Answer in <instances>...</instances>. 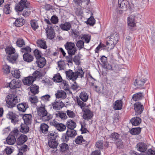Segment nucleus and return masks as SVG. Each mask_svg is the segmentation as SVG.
I'll use <instances>...</instances> for the list:
<instances>
[{
    "label": "nucleus",
    "instance_id": "1",
    "mask_svg": "<svg viewBox=\"0 0 155 155\" xmlns=\"http://www.w3.org/2000/svg\"><path fill=\"white\" fill-rule=\"evenodd\" d=\"M65 73L68 79L74 81L79 77L81 78L83 77L84 72L82 69L81 68L75 72H73L71 70H69L68 71H65Z\"/></svg>",
    "mask_w": 155,
    "mask_h": 155
},
{
    "label": "nucleus",
    "instance_id": "2",
    "mask_svg": "<svg viewBox=\"0 0 155 155\" xmlns=\"http://www.w3.org/2000/svg\"><path fill=\"white\" fill-rule=\"evenodd\" d=\"M19 97L15 94H10L8 95L5 99L7 106L12 108L15 106L16 104L20 101Z\"/></svg>",
    "mask_w": 155,
    "mask_h": 155
},
{
    "label": "nucleus",
    "instance_id": "3",
    "mask_svg": "<svg viewBox=\"0 0 155 155\" xmlns=\"http://www.w3.org/2000/svg\"><path fill=\"white\" fill-rule=\"evenodd\" d=\"M45 104L41 105L37 108L38 115L42 117V119L45 121H48L52 118V116L48 114Z\"/></svg>",
    "mask_w": 155,
    "mask_h": 155
},
{
    "label": "nucleus",
    "instance_id": "4",
    "mask_svg": "<svg viewBox=\"0 0 155 155\" xmlns=\"http://www.w3.org/2000/svg\"><path fill=\"white\" fill-rule=\"evenodd\" d=\"M6 53L8 54L7 57V59L10 62H12L13 61H15L17 58L18 55L15 53V48L12 47H7L5 49Z\"/></svg>",
    "mask_w": 155,
    "mask_h": 155
},
{
    "label": "nucleus",
    "instance_id": "5",
    "mask_svg": "<svg viewBox=\"0 0 155 155\" xmlns=\"http://www.w3.org/2000/svg\"><path fill=\"white\" fill-rule=\"evenodd\" d=\"M64 46L69 54L74 55L77 51L74 43L67 42L65 44Z\"/></svg>",
    "mask_w": 155,
    "mask_h": 155
},
{
    "label": "nucleus",
    "instance_id": "6",
    "mask_svg": "<svg viewBox=\"0 0 155 155\" xmlns=\"http://www.w3.org/2000/svg\"><path fill=\"white\" fill-rule=\"evenodd\" d=\"M118 7L124 11L130 8V2L127 0H118Z\"/></svg>",
    "mask_w": 155,
    "mask_h": 155
},
{
    "label": "nucleus",
    "instance_id": "7",
    "mask_svg": "<svg viewBox=\"0 0 155 155\" xmlns=\"http://www.w3.org/2000/svg\"><path fill=\"white\" fill-rule=\"evenodd\" d=\"M58 143L56 140L55 139L53 138L50 139L48 142V145L49 147L51 148L54 149L53 150L54 153H57L58 151L56 148L58 145Z\"/></svg>",
    "mask_w": 155,
    "mask_h": 155
},
{
    "label": "nucleus",
    "instance_id": "8",
    "mask_svg": "<svg viewBox=\"0 0 155 155\" xmlns=\"http://www.w3.org/2000/svg\"><path fill=\"white\" fill-rule=\"evenodd\" d=\"M147 145L145 143L143 142L138 143L136 145V148L137 151L144 153L147 149Z\"/></svg>",
    "mask_w": 155,
    "mask_h": 155
},
{
    "label": "nucleus",
    "instance_id": "9",
    "mask_svg": "<svg viewBox=\"0 0 155 155\" xmlns=\"http://www.w3.org/2000/svg\"><path fill=\"white\" fill-rule=\"evenodd\" d=\"M53 109L55 110H60L64 106V104L61 101H56L51 104Z\"/></svg>",
    "mask_w": 155,
    "mask_h": 155
},
{
    "label": "nucleus",
    "instance_id": "10",
    "mask_svg": "<svg viewBox=\"0 0 155 155\" xmlns=\"http://www.w3.org/2000/svg\"><path fill=\"white\" fill-rule=\"evenodd\" d=\"M93 116V112L88 109H85L84 110V113L83 116V118L88 120L91 119Z\"/></svg>",
    "mask_w": 155,
    "mask_h": 155
},
{
    "label": "nucleus",
    "instance_id": "11",
    "mask_svg": "<svg viewBox=\"0 0 155 155\" xmlns=\"http://www.w3.org/2000/svg\"><path fill=\"white\" fill-rule=\"evenodd\" d=\"M48 38L50 39L53 38L55 36L54 30L51 27H47L46 29Z\"/></svg>",
    "mask_w": 155,
    "mask_h": 155
},
{
    "label": "nucleus",
    "instance_id": "12",
    "mask_svg": "<svg viewBox=\"0 0 155 155\" xmlns=\"http://www.w3.org/2000/svg\"><path fill=\"white\" fill-rule=\"evenodd\" d=\"M134 110L137 114H141L143 109V106L139 102L135 103L134 105Z\"/></svg>",
    "mask_w": 155,
    "mask_h": 155
},
{
    "label": "nucleus",
    "instance_id": "13",
    "mask_svg": "<svg viewBox=\"0 0 155 155\" xmlns=\"http://www.w3.org/2000/svg\"><path fill=\"white\" fill-rule=\"evenodd\" d=\"M7 117L8 118L11 119V122L14 124H15L18 121L16 115L12 112H9L7 114Z\"/></svg>",
    "mask_w": 155,
    "mask_h": 155
},
{
    "label": "nucleus",
    "instance_id": "14",
    "mask_svg": "<svg viewBox=\"0 0 155 155\" xmlns=\"http://www.w3.org/2000/svg\"><path fill=\"white\" fill-rule=\"evenodd\" d=\"M34 81V77L31 76H28L22 80L23 84L28 86L31 85Z\"/></svg>",
    "mask_w": 155,
    "mask_h": 155
},
{
    "label": "nucleus",
    "instance_id": "15",
    "mask_svg": "<svg viewBox=\"0 0 155 155\" xmlns=\"http://www.w3.org/2000/svg\"><path fill=\"white\" fill-rule=\"evenodd\" d=\"M20 86V83L15 79L12 80L9 84V87L12 89L19 88Z\"/></svg>",
    "mask_w": 155,
    "mask_h": 155
},
{
    "label": "nucleus",
    "instance_id": "16",
    "mask_svg": "<svg viewBox=\"0 0 155 155\" xmlns=\"http://www.w3.org/2000/svg\"><path fill=\"white\" fill-rule=\"evenodd\" d=\"M27 137L25 135L21 134L18 137L16 141L17 145H20L24 143L27 140Z\"/></svg>",
    "mask_w": 155,
    "mask_h": 155
},
{
    "label": "nucleus",
    "instance_id": "17",
    "mask_svg": "<svg viewBox=\"0 0 155 155\" xmlns=\"http://www.w3.org/2000/svg\"><path fill=\"white\" fill-rule=\"evenodd\" d=\"M59 26L62 30L68 31L71 28V24L70 22H66L64 23L61 24L59 25Z\"/></svg>",
    "mask_w": 155,
    "mask_h": 155
},
{
    "label": "nucleus",
    "instance_id": "18",
    "mask_svg": "<svg viewBox=\"0 0 155 155\" xmlns=\"http://www.w3.org/2000/svg\"><path fill=\"white\" fill-rule=\"evenodd\" d=\"M28 107V104L26 103H22L18 104L17 108L20 111L24 112Z\"/></svg>",
    "mask_w": 155,
    "mask_h": 155
},
{
    "label": "nucleus",
    "instance_id": "19",
    "mask_svg": "<svg viewBox=\"0 0 155 155\" xmlns=\"http://www.w3.org/2000/svg\"><path fill=\"white\" fill-rule=\"evenodd\" d=\"M122 101L120 100L116 101L114 104V110L121 109L122 107Z\"/></svg>",
    "mask_w": 155,
    "mask_h": 155
},
{
    "label": "nucleus",
    "instance_id": "20",
    "mask_svg": "<svg viewBox=\"0 0 155 155\" xmlns=\"http://www.w3.org/2000/svg\"><path fill=\"white\" fill-rule=\"evenodd\" d=\"M23 58L24 60L28 62L32 61L34 59L33 56L28 53H25L23 55Z\"/></svg>",
    "mask_w": 155,
    "mask_h": 155
},
{
    "label": "nucleus",
    "instance_id": "21",
    "mask_svg": "<svg viewBox=\"0 0 155 155\" xmlns=\"http://www.w3.org/2000/svg\"><path fill=\"white\" fill-rule=\"evenodd\" d=\"M32 116L30 114H25L23 117L25 124H29L31 122Z\"/></svg>",
    "mask_w": 155,
    "mask_h": 155
},
{
    "label": "nucleus",
    "instance_id": "22",
    "mask_svg": "<svg viewBox=\"0 0 155 155\" xmlns=\"http://www.w3.org/2000/svg\"><path fill=\"white\" fill-rule=\"evenodd\" d=\"M118 40V35L117 33H114L110 36V40L108 41L116 44Z\"/></svg>",
    "mask_w": 155,
    "mask_h": 155
},
{
    "label": "nucleus",
    "instance_id": "23",
    "mask_svg": "<svg viewBox=\"0 0 155 155\" xmlns=\"http://www.w3.org/2000/svg\"><path fill=\"white\" fill-rule=\"evenodd\" d=\"M36 62L38 67L40 68H43L46 64V60L43 57L37 59Z\"/></svg>",
    "mask_w": 155,
    "mask_h": 155
},
{
    "label": "nucleus",
    "instance_id": "24",
    "mask_svg": "<svg viewBox=\"0 0 155 155\" xmlns=\"http://www.w3.org/2000/svg\"><path fill=\"white\" fill-rule=\"evenodd\" d=\"M37 43L38 47L44 49H46L47 48L46 41L42 39L38 40L37 41Z\"/></svg>",
    "mask_w": 155,
    "mask_h": 155
},
{
    "label": "nucleus",
    "instance_id": "25",
    "mask_svg": "<svg viewBox=\"0 0 155 155\" xmlns=\"http://www.w3.org/2000/svg\"><path fill=\"white\" fill-rule=\"evenodd\" d=\"M25 21L22 18L17 19L15 22L13 23L16 26L20 27L23 25L25 23Z\"/></svg>",
    "mask_w": 155,
    "mask_h": 155
},
{
    "label": "nucleus",
    "instance_id": "26",
    "mask_svg": "<svg viewBox=\"0 0 155 155\" xmlns=\"http://www.w3.org/2000/svg\"><path fill=\"white\" fill-rule=\"evenodd\" d=\"M127 23L129 26L131 27L135 26L136 22L134 18L131 16L129 17L127 19Z\"/></svg>",
    "mask_w": 155,
    "mask_h": 155
},
{
    "label": "nucleus",
    "instance_id": "27",
    "mask_svg": "<svg viewBox=\"0 0 155 155\" xmlns=\"http://www.w3.org/2000/svg\"><path fill=\"white\" fill-rule=\"evenodd\" d=\"M67 127L70 129L73 130L76 127V123L71 120L67 121L66 123Z\"/></svg>",
    "mask_w": 155,
    "mask_h": 155
},
{
    "label": "nucleus",
    "instance_id": "28",
    "mask_svg": "<svg viewBox=\"0 0 155 155\" xmlns=\"http://www.w3.org/2000/svg\"><path fill=\"white\" fill-rule=\"evenodd\" d=\"M133 125L137 126L139 125L141 122V119L138 117H134L130 120Z\"/></svg>",
    "mask_w": 155,
    "mask_h": 155
},
{
    "label": "nucleus",
    "instance_id": "29",
    "mask_svg": "<svg viewBox=\"0 0 155 155\" xmlns=\"http://www.w3.org/2000/svg\"><path fill=\"white\" fill-rule=\"evenodd\" d=\"M6 141L8 144L12 145L15 143L16 138L14 136L9 135L6 139Z\"/></svg>",
    "mask_w": 155,
    "mask_h": 155
},
{
    "label": "nucleus",
    "instance_id": "30",
    "mask_svg": "<svg viewBox=\"0 0 155 155\" xmlns=\"http://www.w3.org/2000/svg\"><path fill=\"white\" fill-rule=\"evenodd\" d=\"M55 96L57 98H60L61 99L65 98L66 96V93L63 91H59L55 94Z\"/></svg>",
    "mask_w": 155,
    "mask_h": 155
},
{
    "label": "nucleus",
    "instance_id": "31",
    "mask_svg": "<svg viewBox=\"0 0 155 155\" xmlns=\"http://www.w3.org/2000/svg\"><path fill=\"white\" fill-rule=\"evenodd\" d=\"M54 81L55 82L60 83L62 81V79L59 73H57L54 74L53 78Z\"/></svg>",
    "mask_w": 155,
    "mask_h": 155
},
{
    "label": "nucleus",
    "instance_id": "32",
    "mask_svg": "<svg viewBox=\"0 0 155 155\" xmlns=\"http://www.w3.org/2000/svg\"><path fill=\"white\" fill-rule=\"evenodd\" d=\"M55 114L56 117H59L62 119H66L67 118L66 114L63 112L62 111L58 112Z\"/></svg>",
    "mask_w": 155,
    "mask_h": 155
},
{
    "label": "nucleus",
    "instance_id": "33",
    "mask_svg": "<svg viewBox=\"0 0 155 155\" xmlns=\"http://www.w3.org/2000/svg\"><path fill=\"white\" fill-rule=\"evenodd\" d=\"M59 150L61 152H64L67 150L69 148L68 145L65 143L61 144L59 145Z\"/></svg>",
    "mask_w": 155,
    "mask_h": 155
},
{
    "label": "nucleus",
    "instance_id": "34",
    "mask_svg": "<svg viewBox=\"0 0 155 155\" xmlns=\"http://www.w3.org/2000/svg\"><path fill=\"white\" fill-rule=\"evenodd\" d=\"M39 87L35 84L32 85L30 87V90L32 93L36 94L38 93Z\"/></svg>",
    "mask_w": 155,
    "mask_h": 155
},
{
    "label": "nucleus",
    "instance_id": "35",
    "mask_svg": "<svg viewBox=\"0 0 155 155\" xmlns=\"http://www.w3.org/2000/svg\"><path fill=\"white\" fill-rule=\"evenodd\" d=\"M146 79H143L142 80H135L134 82V84L137 87H139L143 85L146 81Z\"/></svg>",
    "mask_w": 155,
    "mask_h": 155
},
{
    "label": "nucleus",
    "instance_id": "36",
    "mask_svg": "<svg viewBox=\"0 0 155 155\" xmlns=\"http://www.w3.org/2000/svg\"><path fill=\"white\" fill-rule=\"evenodd\" d=\"M28 124H22L21 125V128L20 129V131L24 133H27L29 131V127L28 126Z\"/></svg>",
    "mask_w": 155,
    "mask_h": 155
},
{
    "label": "nucleus",
    "instance_id": "37",
    "mask_svg": "<svg viewBox=\"0 0 155 155\" xmlns=\"http://www.w3.org/2000/svg\"><path fill=\"white\" fill-rule=\"evenodd\" d=\"M66 134L68 137H74L77 134L75 130L70 129L67 130Z\"/></svg>",
    "mask_w": 155,
    "mask_h": 155
},
{
    "label": "nucleus",
    "instance_id": "38",
    "mask_svg": "<svg viewBox=\"0 0 155 155\" xmlns=\"http://www.w3.org/2000/svg\"><path fill=\"white\" fill-rule=\"evenodd\" d=\"M143 96L142 93H136L133 96L132 98L133 100L136 101L141 99Z\"/></svg>",
    "mask_w": 155,
    "mask_h": 155
},
{
    "label": "nucleus",
    "instance_id": "39",
    "mask_svg": "<svg viewBox=\"0 0 155 155\" xmlns=\"http://www.w3.org/2000/svg\"><path fill=\"white\" fill-rule=\"evenodd\" d=\"M141 131V128L137 127L133 128L130 131V133L132 135H136L139 134Z\"/></svg>",
    "mask_w": 155,
    "mask_h": 155
},
{
    "label": "nucleus",
    "instance_id": "40",
    "mask_svg": "<svg viewBox=\"0 0 155 155\" xmlns=\"http://www.w3.org/2000/svg\"><path fill=\"white\" fill-rule=\"evenodd\" d=\"M56 128L60 131H63L66 130V127L63 124L58 123V125H56Z\"/></svg>",
    "mask_w": 155,
    "mask_h": 155
},
{
    "label": "nucleus",
    "instance_id": "41",
    "mask_svg": "<svg viewBox=\"0 0 155 155\" xmlns=\"http://www.w3.org/2000/svg\"><path fill=\"white\" fill-rule=\"evenodd\" d=\"M104 68L108 70H112L114 71H117V68L115 67H113L110 64L106 63L104 64Z\"/></svg>",
    "mask_w": 155,
    "mask_h": 155
},
{
    "label": "nucleus",
    "instance_id": "42",
    "mask_svg": "<svg viewBox=\"0 0 155 155\" xmlns=\"http://www.w3.org/2000/svg\"><path fill=\"white\" fill-rule=\"evenodd\" d=\"M31 25L32 28L35 30L37 29L38 27L37 21L35 20H31Z\"/></svg>",
    "mask_w": 155,
    "mask_h": 155
},
{
    "label": "nucleus",
    "instance_id": "43",
    "mask_svg": "<svg viewBox=\"0 0 155 155\" xmlns=\"http://www.w3.org/2000/svg\"><path fill=\"white\" fill-rule=\"evenodd\" d=\"M82 100L81 101L80 99H77V100L78 105L83 110L85 109V107L86 105V104Z\"/></svg>",
    "mask_w": 155,
    "mask_h": 155
},
{
    "label": "nucleus",
    "instance_id": "44",
    "mask_svg": "<svg viewBox=\"0 0 155 155\" xmlns=\"http://www.w3.org/2000/svg\"><path fill=\"white\" fill-rule=\"evenodd\" d=\"M77 47L80 50L84 48V42L82 40H79L76 43Z\"/></svg>",
    "mask_w": 155,
    "mask_h": 155
},
{
    "label": "nucleus",
    "instance_id": "45",
    "mask_svg": "<svg viewBox=\"0 0 155 155\" xmlns=\"http://www.w3.org/2000/svg\"><path fill=\"white\" fill-rule=\"evenodd\" d=\"M41 130L43 133H45L47 132L48 128V126L44 123L41 124L40 126Z\"/></svg>",
    "mask_w": 155,
    "mask_h": 155
},
{
    "label": "nucleus",
    "instance_id": "46",
    "mask_svg": "<svg viewBox=\"0 0 155 155\" xmlns=\"http://www.w3.org/2000/svg\"><path fill=\"white\" fill-rule=\"evenodd\" d=\"M80 97V98L84 101H86L88 99V97L87 94L84 92L81 93Z\"/></svg>",
    "mask_w": 155,
    "mask_h": 155
},
{
    "label": "nucleus",
    "instance_id": "47",
    "mask_svg": "<svg viewBox=\"0 0 155 155\" xmlns=\"http://www.w3.org/2000/svg\"><path fill=\"white\" fill-rule=\"evenodd\" d=\"M16 44L18 47H21L25 45V42L22 39L20 38L18 39Z\"/></svg>",
    "mask_w": 155,
    "mask_h": 155
},
{
    "label": "nucleus",
    "instance_id": "48",
    "mask_svg": "<svg viewBox=\"0 0 155 155\" xmlns=\"http://www.w3.org/2000/svg\"><path fill=\"white\" fill-rule=\"evenodd\" d=\"M115 44L108 41H107L106 45V48L109 50H111L113 49L114 47Z\"/></svg>",
    "mask_w": 155,
    "mask_h": 155
},
{
    "label": "nucleus",
    "instance_id": "49",
    "mask_svg": "<svg viewBox=\"0 0 155 155\" xmlns=\"http://www.w3.org/2000/svg\"><path fill=\"white\" fill-rule=\"evenodd\" d=\"M110 138L113 140H118L119 138V135L117 133H113L110 135Z\"/></svg>",
    "mask_w": 155,
    "mask_h": 155
},
{
    "label": "nucleus",
    "instance_id": "50",
    "mask_svg": "<svg viewBox=\"0 0 155 155\" xmlns=\"http://www.w3.org/2000/svg\"><path fill=\"white\" fill-rule=\"evenodd\" d=\"M34 55L37 59L41 58V53L38 49H35L34 51Z\"/></svg>",
    "mask_w": 155,
    "mask_h": 155
},
{
    "label": "nucleus",
    "instance_id": "51",
    "mask_svg": "<svg viewBox=\"0 0 155 155\" xmlns=\"http://www.w3.org/2000/svg\"><path fill=\"white\" fill-rule=\"evenodd\" d=\"M75 142L78 144H80L83 142H85V141L83 140V137L82 136H78L75 140Z\"/></svg>",
    "mask_w": 155,
    "mask_h": 155
},
{
    "label": "nucleus",
    "instance_id": "52",
    "mask_svg": "<svg viewBox=\"0 0 155 155\" xmlns=\"http://www.w3.org/2000/svg\"><path fill=\"white\" fill-rule=\"evenodd\" d=\"M4 12L6 14H9L10 13L11 10L9 4H7L5 6L4 9Z\"/></svg>",
    "mask_w": 155,
    "mask_h": 155
},
{
    "label": "nucleus",
    "instance_id": "53",
    "mask_svg": "<svg viewBox=\"0 0 155 155\" xmlns=\"http://www.w3.org/2000/svg\"><path fill=\"white\" fill-rule=\"evenodd\" d=\"M58 69L59 70L64 69L65 67V63L63 61H59L58 62Z\"/></svg>",
    "mask_w": 155,
    "mask_h": 155
},
{
    "label": "nucleus",
    "instance_id": "54",
    "mask_svg": "<svg viewBox=\"0 0 155 155\" xmlns=\"http://www.w3.org/2000/svg\"><path fill=\"white\" fill-rule=\"evenodd\" d=\"M10 67L7 64L4 65L3 68V71L4 73L6 74L9 73L10 71Z\"/></svg>",
    "mask_w": 155,
    "mask_h": 155
},
{
    "label": "nucleus",
    "instance_id": "55",
    "mask_svg": "<svg viewBox=\"0 0 155 155\" xmlns=\"http://www.w3.org/2000/svg\"><path fill=\"white\" fill-rule=\"evenodd\" d=\"M12 74L14 77L17 78H19L20 77V72L18 69L15 70Z\"/></svg>",
    "mask_w": 155,
    "mask_h": 155
},
{
    "label": "nucleus",
    "instance_id": "56",
    "mask_svg": "<svg viewBox=\"0 0 155 155\" xmlns=\"http://www.w3.org/2000/svg\"><path fill=\"white\" fill-rule=\"evenodd\" d=\"M67 115L69 118H74L75 116L74 113L70 110H68L66 111Z\"/></svg>",
    "mask_w": 155,
    "mask_h": 155
},
{
    "label": "nucleus",
    "instance_id": "57",
    "mask_svg": "<svg viewBox=\"0 0 155 155\" xmlns=\"http://www.w3.org/2000/svg\"><path fill=\"white\" fill-rule=\"evenodd\" d=\"M90 38V36L88 35H84L81 38V39L84 40L87 43L89 42Z\"/></svg>",
    "mask_w": 155,
    "mask_h": 155
},
{
    "label": "nucleus",
    "instance_id": "58",
    "mask_svg": "<svg viewBox=\"0 0 155 155\" xmlns=\"http://www.w3.org/2000/svg\"><path fill=\"white\" fill-rule=\"evenodd\" d=\"M21 51L22 53H28L31 51V48L28 46L21 49Z\"/></svg>",
    "mask_w": 155,
    "mask_h": 155
},
{
    "label": "nucleus",
    "instance_id": "59",
    "mask_svg": "<svg viewBox=\"0 0 155 155\" xmlns=\"http://www.w3.org/2000/svg\"><path fill=\"white\" fill-rule=\"evenodd\" d=\"M12 149L10 147H7L4 151V153L5 155L10 154L12 152Z\"/></svg>",
    "mask_w": 155,
    "mask_h": 155
},
{
    "label": "nucleus",
    "instance_id": "60",
    "mask_svg": "<svg viewBox=\"0 0 155 155\" xmlns=\"http://www.w3.org/2000/svg\"><path fill=\"white\" fill-rule=\"evenodd\" d=\"M95 20L92 16L89 18L87 21L88 24H90V25H94L95 23Z\"/></svg>",
    "mask_w": 155,
    "mask_h": 155
},
{
    "label": "nucleus",
    "instance_id": "61",
    "mask_svg": "<svg viewBox=\"0 0 155 155\" xmlns=\"http://www.w3.org/2000/svg\"><path fill=\"white\" fill-rule=\"evenodd\" d=\"M33 75L35 80L36 78H38L41 76V73L39 71H35L33 73Z\"/></svg>",
    "mask_w": 155,
    "mask_h": 155
},
{
    "label": "nucleus",
    "instance_id": "62",
    "mask_svg": "<svg viewBox=\"0 0 155 155\" xmlns=\"http://www.w3.org/2000/svg\"><path fill=\"white\" fill-rule=\"evenodd\" d=\"M29 100L31 103L35 104L38 101V99L36 96H33L29 98Z\"/></svg>",
    "mask_w": 155,
    "mask_h": 155
},
{
    "label": "nucleus",
    "instance_id": "63",
    "mask_svg": "<svg viewBox=\"0 0 155 155\" xmlns=\"http://www.w3.org/2000/svg\"><path fill=\"white\" fill-rule=\"evenodd\" d=\"M95 146L96 147L100 149H102L103 146V142L101 141H97L96 143Z\"/></svg>",
    "mask_w": 155,
    "mask_h": 155
},
{
    "label": "nucleus",
    "instance_id": "64",
    "mask_svg": "<svg viewBox=\"0 0 155 155\" xmlns=\"http://www.w3.org/2000/svg\"><path fill=\"white\" fill-rule=\"evenodd\" d=\"M51 22L54 24L58 23V18L56 16L53 15L52 16L51 19Z\"/></svg>",
    "mask_w": 155,
    "mask_h": 155
}]
</instances>
